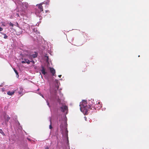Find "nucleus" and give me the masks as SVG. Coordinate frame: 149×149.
<instances>
[{"mask_svg":"<svg viewBox=\"0 0 149 149\" xmlns=\"http://www.w3.org/2000/svg\"><path fill=\"white\" fill-rule=\"evenodd\" d=\"M90 105L88 106L86 105L87 104L86 101L85 100L83 101L82 104H81L80 109L81 111H83L84 113H86L88 112L89 109H91V104L89 102Z\"/></svg>","mask_w":149,"mask_h":149,"instance_id":"1","label":"nucleus"},{"mask_svg":"<svg viewBox=\"0 0 149 149\" xmlns=\"http://www.w3.org/2000/svg\"><path fill=\"white\" fill-rule=\"evenodd\" d=\"M91 105V108H94L95 109H100L101 107H102V105L100 104L99 102H98V103L96 102L95 104V102H94V104H90Z\"/></svg>","mask_w":149,"mask_h":149,"instance_id":"2","label":"nucleus"},{"mask_svg":"<svg viewBox=\"0 0 149 149\" xmlns=\"http://www.w3.org/2000/svg\"><path fill=\"white\" fill-rule=\"evenodd\" d=\"M37 6H38V9L40 10V11L39 12L38 10H37L36 12V13L37 14L38 13H39L41 12H42L43 11V7L42 6V4H40L36 5Z\"/></svg>","mask_w":149,"mask_h":149,"instance_id":"3","label":"nucleus"},{"mask_svg":"<svg viewBox=\"0 0 149 149\" xmlns=\"http://www.w3.org/2000/svg\"><path fill=\"white\" fill-rule=\"evenodd\" d=\"M68 107L66 105H63L62 107H61V111L63 112H65V111H66L68 110Z\"/></svg>","mask_w":149,"mask_h":149,"instance_id":"4","label":"nucleus"},{"mask_svg":"<svg viewBox=\"0 0 149 149\" xmlns=\"http://www.w3.org/2000/svg\"><path fill=\"white\" fill-rule=\"evenodd\" d=\"M50 72L52 74V75L54 76L56 73L55 69L53 68H50Z\"/></svg>","mask_w":149,"mask_h":149,"instance_id":"5","label":"nucleus"},{"mask_svg":"<svg viewBox=\"0 0 149 149\" xmlns=\"http://www.w3.org/2000/svg\"><path fill=\"white\" fill-rule=\"evenodd\" d=\"M30 61L27 59H24V61H22V63H27L28 64H29L30 63Z\"/></svg>","mask_w":149,"mask_h":149,"instance_id":"6","label":"nucleus"},{"mask_svg":"<svg viewBox=\"0 0 149 149\" xmlns=\"http://www.w3.org/2000/svg\"><path fill=\"white\" fill-rule=\"evenodd\" d=\"M41 68L42 69L41 70V72L43 74L45 75L46 73L45 71V69L43 66H42Z\"/></svg>","mask_w":149,"mask_h":149,"instance_id":"7","label":"nucleus"},{"mask_svg":"<svg viewBox=\"0 0 149 149\" xmlns=\"http://www.w3.org/2000/svg\"><path fill=\"white\" fill-rule=\"evenodd\" d=\"M15 93V92L14 91H8L7 92V94L8 95H13L14 93Z\"/></svg>","mask_w":149,"mask_h":149,"instance_id":"8","label":"nucleus"},{"mask_svg":"<svg viewBox=\"0 0 149 149\" xmlns=\"http://www.w3.org/2000/svg\"><path fill=\"white\" fill-rule=\"evenodd\" d=\"M32 55V56L33 58H35L37 57L38 54L36 52H35V54L32 55Z\"/></svg>","mask_w":149,"mask_h":149,"instance_id":"9","label":"nucleus"},{"mask_svg":"<svg viewBox=\"0 0 149 149\" xmlns=\"http://www.w3.org/2000/svg\"><path fill=\"white\" fill-rule=\"evenodd\" d=\"M14 72H15V73L16 74L17 76V77H18L19 76V75L18 74V72L15 69V68H14L13 69Z\"/></svg>","mask_w":149,"mask_h":149,"instance_id":"10","label":"nucleus"},{"mask_svg":"<svg viewBox=\"0 0 149 149\" xmlns=\"http://www.w3.org/2000/svg\"><path fill=\"white\" fill-rule=\"evenodd\" d=\"M50 125H49V128L51 129L52 128V122H51V119H50Z\"/></svg>","mask_w":149,"mask_h":149,"instance_id":"11","label":"nucleus"},{"mask_svg":"<svg viewBox=\"0 0 149 149\" xmlns=\"http://www.w3.org/2000/svg\"><path fill=\"white\" fill-rule=\"evenodd\" d=\"M29 58L31 60L33 59V57L32 56V55H30L29 56Z\"/></svg>","mask_w":149,"mask_h":149,"instance_id":"12","label":"nucleus"},{"mask_svg":"<svg viewBox=\"0 0 149 149\" xmlns=\"http://www.w3.org/2000/svg\"><path fill=\"white\" fill-rule=\"evenodd\" d=\"M3 35H4V38H5V39H7L8 37V36H7L6 35V34H3Z\"/></svg>","mask_w":149,"mask_h":149,"instance_id":"13","label":"nucleus"},{"mask_svg":"<svg viewBox=\"0 0 149 149\" xmlns=\"http://www.w3.org/2000/svg\"><path fill=\"white\" fill-rule=\"evenodd\" d=\"M9 24L10 26H11L12 27H13L14 26V24H13L11 22H10Z\"/></svg>","mask_w":149,"mask_h":149,"instance_id":"14","label":"nucleus"},{"mask_svg":"<svg viewBox=\"0 0 149 149\" xmlns=\"http://www.w3.org/2000/svg\"><path fill=\"white\" fill-rule=\"evenodd\" d=\"M20 90L21 92L19 91L18 92V93L19 94H21L22 93L21 92L22 91L23 89L22 88H20Z\"/></svg>","mask_w":149,"mask_h":149,"instance_id":"15","label":"nucleus"},{"mask_svg":"<svg viewBox=\"0 0 149 149\" xmlns=\"http://www.w3.org/2000/svg\"><path fill=\"white\" fill-rule=\"evenodd\" d=\"M6 116L7 117V119H6L7 121H8L10 119V117H9L8 116Z\"/></svg>","mask_w":149,"mask_h":149,"instance_id":"16","label":"nucleus"},{"mask_svg":"<svg viewBox=\"0 0 149 149\" xmlns=\"http://www.w3.org/2000/svg\"><path fill=\"white\" fill-rule=\"evenodd\" d=\"M0 133L1 134H4L3 132L1 129H0Z\"/></svg>","mask_w":149,"mask_h":149,"instance_id":"17","label":"nucleus"},{"mask_svg":"<svg viewBox=\"0 0 149 149\" xmlns=\"http://www.w3.org/2000/svg\"><path fill=\"white\" fill-rule=\"evenodd\" d=\"M30 61V62H31L33 64L35 63L34 61H33V60H32L31 61Z\"/></svg>","mask_w":149,"mask_h":149,"instance_id":"18","label":"nucleus"},{"mask_svg":"<svg viewBox=\"0 0 149 149\" xmlns=\"http://www.w3.org/2000/svg\"><path fill=\"white\" fill-rule=\"evenodd\" d=\"M47 0V2H46V3H45V4H48L49 2V0Z\"/></svg>","mask_w":149,"mask_h":149,"instance_id":"19","label":"nucleus"},{"mask_svg":"<svg viewBox=\"0 0 149 149\" xmlns=\"http://www.w3.org/2000/svg\"><path fill=\"white\" fill-rule=\"evenodd\" d=\"M65 133L67 135H68V131L67 129H65Z\"/></svg>","mask_w":149,"mask_h":149,"instance_id":"20","label":"nucleus"},{"mask_svg":"<svg viewBox=\"0 0 149 149\" xmlns=\"http://www.w3.org/2000/svg\"><path fill=\"white\" fill-rule=\"evenodd\" d=\"M3 30V29L1 27H0V31H2Z\"/></svg>","mask_w":149,"mask_h":149,"instance_id":"21","label":"nucleus"},{"mask_svg":"<svg viewBox=\"0 0 149 149\" xmlns=\"http://www.w3.org/2000/svg\"><path fill=\"white\" fill-rule=\"evenodd\" d=\"M27 139L30 141H31V139H30L27 138Z\"/></svg>","mask_w":149,"mask_h":149,"instance_id":"22","label":"nucleus"},{"mask_svg":"<svg viewBox=\"0 0 149 149\" xmlns=\"http://www.w3.org/2000/svg\"><path fill=\"white\" fill-rule=\"evenodd\" d=\"M47 104L49 106V102H48L47 100Z\"/></svg>","mask_w":149,"mask_h":149,"instance_id":"23","label":"nucleus"},{"mask_svg":"<svg viewBox=\"0 0 149 149\" xmlns=\"http://www.w3.org/2000/svg\"><path fill=\"white\" fill-rule=\"evenodd\" d=\"M58 76V77H60H60H61V75H59Z\"/></svg>","mask_w":149,"mask_h":149,"instance_id":"24","label":"nucleus"},{"mask_svg":"<svg viewBox=\"0 0 149 149\" xmlns=\"http://www.w3.org/2000/svg\"><path fill=\"white\" fill-rule=\"evenodd\" d=\"M16 15H17V16H18V17H19V14H18L17 13V14H16Z\"/></svg>","mask_w":149,"mask_h":149,"instance_id":"25","label":"nucleus"},{"mask_svg":"<svg viewBox=\"0 0 149 149\" xmlns=\"http://www.w3.org/2000/svg\"><path fill=\"white\" fill-rule=\"evenodd\" d=\"M85 70H85V69L84 70H83L82 71L83 72H85Z\"/></svg>","mask_w":149,"mask_h":149,"instance_id":"26","label":"nucleus"},{"mask_svg":"<svg viewBox=\"0 0 149 149\" xmlns=\"http://www.w3.org/2000/svg\"><path fill=\"white\" fill-rule=\"evenodd\" d=\"M46 12H47V11L46 10Z\"/></svg>","mask_w":149,"mask_h":149,"instance_id":"27","label":"nucleus"},{"mask_svg":"<svg viewBox=\"0 0 149 149\" xmlns=\"http://www.w3.org/2000/svg\"><path fill=\"white\" fill-rule=\"evenodd\" d=\"M139 56H139H139H138V57H139Z\"/></svg>","mask_w":149,"mask_h":149,"instance_id":"28","label":"nucleus"}]
</instances>
